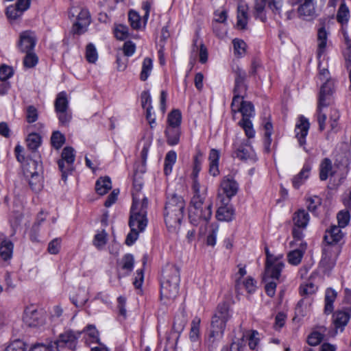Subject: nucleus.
I'll return each instance as SVG.
<instances>
[{"mask_svg": "<svg viewBox=\"0 0 351 351\" xmlns=\"http://www.w3.org/2000/svg\"><path fill=\"white\" fill-rule=\"evenodd\" d=\"M326 19L319 20V26L317 29V57L319 58L325 52L328 40V32L326 29Z\"/></svg>", "mask_w": 351, "mask_h": 351, "instance_id": "obj_12", "label": "nucleus"}, {"mask_svg": "<svg viewBox=\"0 0 351 351\" xmlns=\"http://www.w3.org/2000/svg\"><path fill=\"white\" fill-rule=\"evenodd\" d=\"M90 16L87 9H82L77 15V21L73 26L74 34H81L86 31L87 26L90 24Z\"/></svg>", "mask_w": 351, "mask_h": 351, "instance_id": "obj_15", "label": "nucleus"}, {"mask_svg": "<svg viewBox=\"0 0 351 351\" xmlns=\"http://www.w3.org/2000/svg\"><path fill=\"white\" fill-rule=\"evenodd\" d=\"M134 263V260L132 254H125L122 258V268L129 272L133 269Z\"/></svg>", "mask_w": 351, "mask_h": 351, "instance_id": "obj_60", "label": "nucleus"}, {"mask_svg": "<svg viewBox=\"0 0 351 351\" xmlns=\"http://www.w3.org/2000/svg\"><path fill=\"white\" fill-rule=\"evenodd\" d=\"M13 75L12 68L7 66L2 65L0 66V80L6 82L8 79L12 77Z\"/></svg>", "mask_w": 351, "mask_h": 351, "instance_id": "obj_62", "label": "nucleus"}, {"mask_svg": "<svg viewBox=\"0 0 351 351\" xmlns=\"http://www.w3.org/2000/svg\"><path fill=\"white\" fill-rule=\"evenodd\" d=\"M37 109L34 106H29L26 110V119L29 123L35 122L38 119Z\"/></svg>", "mask_w": 351, "mask_h": 351, "instance_id": "obj_61", "label": "nucleus"}, {"mask_svg": "<svg viewBox=\"0 0 351 351\" xmlns=\"http://www.w3.org/2000/svg\"><path fill=\"white\" fill-rule=\"evenodd\" d=\"M234 86L233 88L234 97L232 101V106L237 105L239 99H243L246 96L247 85L246 84L247 73L243 69L237 67L234 70Z\"/></svg>", "mask_w": 351, "mask_h": 351, "instance_id": "obj_8", "label": "nucleus"}, {"mask_svg": "<svg viewBox=\"0 0 351 351\" xmlns=\"http://www.w3.org/2000/svg\"><path fill=\"white\" fill-rule=\"evenodd\" d=\"M350 17V12L348 8L345 3H342L337 11V21L343 25L347 23Z\"/></svg>", "mask_w": 351, "mask_h": 351, "instance_id": "obj_41", "label": "nucleus"}, {"mask_svg": "<svg viewBox=\"0 0 351 351\" xmlns=\"http://www.w3.org/2000/svg\"><path fill=\"white\" fill-rule=\"evenodd\" d=\"M62 239L60 238H55L51 240L47 247V251L51 254H58L61 247Z\"/></svg>", "mask_w": 351, "mask_h": 351, "instance_id": "obj_55", "label": "nucleus"}, {"mask_svg": "<svg viewBox=\"0 0 351 351\" xmlns=\"http://www.w3.org/2000/svg\"><path fill=\"white\" fill-rule=\"evenodd\" d=\"M265 277L266 276L265 275L263 280L266 282V285L265 287V291L269 297H273L276 293V289L277 284L281 282L282 281L278 282L276 279H274L271 278H268V280H266Z\"/></svg>", "mask_w": 351, "mask_h": 351, "instance_id": "obj_44", "label": "nucleus"}, {"mask_svg": "<svg viewBox=\"0 0 351 351\" xmlns=\"http://www.w3.org/2000/svg\"><path fill=\"white\" fill-rule=\"evenodd\" d=\"M293 220L298 228H306L309 221V215L305 210H299L294 213Z\"/></svg>", "mask_w": 351, "mask_h": 351, "instance_id": "obj_24", "label": "nucleus"}, {"mask_svg": "<svg viewBox=\"0 0 351 351\" xmlns=\"http://www.w3.org/2000/svg\"><path fill=\"white\" fill-rule=\"evenodd\" d=\"M220 188L223 193L230 199L237 193L239 184L232 177L225 176L221 182Z\"/></svg>", "mask_w": 351, "mask_h": 351, "instance_id": "obj_16", "label": "nucleus"}, {"mask_svg": "<svg viewBox=\"0 0 351 351\" xmlns=\"http://www.w3.org/2000/svg\"><path fill=\"white\" fill-rule=\"evenodd\" d=\"M185 202L182 197L171 194L165 207V221L169 228H176L184 217Z\"/></svg>", "mask_w": 351, "mask_h": 351, "instance_id": "obj_4", "label": "nucleus"}, {"mask_svg": "<svg viewBox=\"0 0 351 351\" xmlns=\"http://www.w3.org/2000/svg\"><path fill=\"white\" fill-rule=\"evenodd\" d=\"M341 227L339 226H332L330 230H327L324 236V240L328 244H333L339 242L343 237Z\"/></svg>", "mask_w": 351, "mask_h": 351, "instance_id": "obj_21", "label": "nucleus"}, {"mask_svg": "<svg viewBox=\"0 0 351 351\" xmlns=\"http://www.w3.org/2000/svg\"><path fill=\"white\" fill-rule=\"evenodd\" d=\"M332 174V162L328 158H324L320 165L319 178L326 180Z\"/></svg>", "mask_w": 351, "mask_h": 351, "instance_id": "obj_33", "label": "nucleus"}, {"mask_svg": "<svg viewBox=\"0 0 351 351\" xmlns=\"http://www.w3.org/2000/svg\"><path fill=\"white\" fill-rule=\"evenodd\" d=\"M153 69V61L150 58H145L142 64L140 79L145 81L149 76Z\"/></svg>", "mask_w": 351, "mask_h": 351, "instance_id": "obj_36", "label": "nucleus"}, {"mask_svg": "<svg viewBox=\"0 0 351 351\" xmlns=\"http://www.w3.org/2000/svg\"><path fill=\"white\" fill-rule=\"evenodd\" d=\"M23 321L30 327H36L43 324L44 319L43 314L37 309L28 307L25 310Z\"/></svg>", "mask_w": 351, "mask_h": 351, "instance_id": "obj_13", "label": "nucleus"}, {"mask_svg": "<svg viewBox=\"0 0 351 351\" xmlns=\"http://www.w3.org/2000/svg\"><path fill=\"white\" fill-rule=\"evenodd\" d=\"M192 189L193 196L191 200L189 220L194 226L207 223L212 216L213 203L206 199V188L202 187L199 182H195Z\"/></svg>", "mask_w": 351, "mask_h": 351, "instance_id": "obj_1", "label": "nucleus"}, {"mask_svg": "<svg viewBox=\"0 0 351 351\" xmlns=\"http://www.w3.org/2000/svg\"><path fill=\"white\" fill-rule=\"evenodd\" d=\"M234 214V209L231 206H221L217 210L216 218L219 221H230L232 220Z\"/></svg>", "mask_w": 351, "mask_h": 351, "instance_id": "obj_26", "label": "nucleus"}, {"mask_svg": "<svg viewBox=\"0 0 351 351\" xmlns=\"http://www.w3.org/2000/svg\"><path fill=\"white\" fill-rule=\"evenodd\" d=\"M107 242V233L102 230L95 234L93 240L94 245L98 248L101 249Z\"/></svg>", "mask_w": 351, "mask_h": 351, "instance_id": "obj_50", "label": "nucleus"}, {"mask_svg": "<svg viewBox=\"0 0 351 351\" xmlns=\"http://www.w3.org/2000/svg\"><path fill=\"white\" fill-rule=\"evenodd\" d=\"M337 256L329 248L324 249L320 265L326 271L331 269L336 263Z\"/></svg>", "mask_w": 351, "mask_h": 351, "instance_id": "obj_19", "label": "nucleus"}, {"mask_svg": "<svg viewBox=\"0 0 351 351\" xmlns=\"http://www.w3.org/2000/svg\"><path fill=\"white\" fill-rule=\"evenodd\" d=\"M182 121L181 112L178 110H173L167 117V123L169 127L180 128Z\"/></svg>", "mask_w": 351, "mask_h": 351, "instance_id": "obj_34", "label": "nucleus"}, {"mask_svg": "<svg viewBox=\"0 0 351 351\" xmlns=\"http://www.w3.org/2000/svg\"><path fill=\"white\" fill-rule=\"evenodd\" d=\"M86 335L89 337L90 342L99 343V332L93 325H88L84 329Z\"/></svg>", "mask_w": 351, "mask_h": 351, "instance_id": "obj_49", "label": "nucleus"}, {"mask_svg": "<svg viewBox=\"0 0 351 351\" xmlns=\"http://www.w3.org/2000/svg\"><path fill=\"white\" fill-rule=\"evenodd\" d=\"M324 90L322 93H319L317 108H326L332 103V95H324Z\"/></svg>", "mask_w": 351, "mask_h": 351, "instance_id": "obj_45", "label": "nucleus"}, {"mask_svg": "<svg viewBox=\"0 0 351 351\" xmlns=\"http://www.w3.org/2000/svg\"><path fill=\"white\" fill-rule=\"evenodd\" d=\"M41 137L36 133L29 134L27 138V145L28 149L35 152L40 145Z\"/></svg>", "mask_w": 351, "mask_h": 351, "instance_id": "obj_40", "label": "nucleus"}, {"mask_svg": "<svg viewBox=\"0 0 351 351\" xmlns=\"http://www.w3.org/2000/svg\"><path fill=\"white\" fill-rule=\"evenodd\" d=\"M317 287L311 282L301 285L300 287V293L302 295H310L316 292Z\"/></svg>", "mask_w": 351, "mask_h": 351, "instance_id": "obj_53", "label": "nucleus"}, {"mask_svg": "<svg viewBox=\"0 0 351 351\" xmlns=\"http://www.w3.org/2000/svg\"><path fill=\"white\" fill-rule=\"evenodd\" d=\"M51 141L53 146L56 149H59L64 143L65 138L60 132L56 131L53 132Z\"/></svg>", "mask_w": 351, "mask_h": 351, "instance_id": "obj_54", "label": "nucleus"}, {"mask_svg": "<svg viewBox=\"0 0 351 351\" xmlns=\"http://www.w3.org/2000/svg\"><path fill=\"white\" fill-rule=\"evenodd\" d=\"M62 158L58 161V167L62 172V179L66 180L68 173L73 171L75 161L74 149L71 147H66L61 154Z\"/></svg>", "mask_w": 351, "mask_h": 351, "instance_id": "obj_11", "label": "nucleus"}, {"mask_svg": "<svg viewBox=\"0 0 351 351\" xmlns=\"http://www.w3.org/2000/svg\"><path fill=\"white\" fill-rule=\"evenodd\" d=\"M232 44L235 55L241 57L245 53L246 43L243 40L235 38Z\"/></svg>", "mask_w": 351, "mask_h": 351, "instance_id": "obj_48", "label": "nucleus"}, {"mask_svg": "<svg viewBox=\"0 0 351 351\" xmlns=\"http://www.w3.org/2000/svg\"><path fill=\"white\" fill-rule=\"evenodd\" d=\"M4 351H26L25 343L19 339L10 343Z\"/></svg>", "mask_w": 351, "mask_h": 351, "instance_id": "obj_56", "label": "nucleus"}, {"mask_svg": "<svg viewBox=\"0 0 351 351\" xmlns=\"http://www.w3.org/2000/svg\"><path fill=\"white\" fill-rule=\"evenodd\" d=\"M165 134L168 145L171 146L176 145L180 142L181 128L167 126L165 131Z\"/></svg>", "mask_w": 351, "mask_h": 351, "instance_id": "obj_20", "label": "nucleus"}, {"mask_svg": "<svg viewBox=\"0 0 351 351\" xmlns=\"http://www.w3.org/2000/svg\"><path fill=\"white\" fill-rule=\"evenodd\" d=\"M233 156L241 160H256V154L248 140L237 138L233 144Z\"/></svg>", "mask_w": 351, "mask_h": 351, "instance_id": "obj_10", "label": "nucleus"}, {"mask_svg": "<svg viewBox=\"0 0 351 351\" xmlns=\"http://www.w3.org/2000/svg\"><path fill=\"white\" fill-rule=\"evenodd\" d=\"M298 14L304 20H311L315 16V9L313 0H305L298 9Z\"/></svg>", "mask_w": 351, "mask_h": 351, "instance_id": "obj_18", "label": "nucleus"}, {"mask_svg": "<svg viewBox=\"0 0 351 351\" xmlns=\"http://www.w3.org/2000/svg\"><path fill=\"white\" fill-rule=\"evenodd\" d=\"M14 245L10 241L3 240L0 245V256L4 261L12 256Z\"/></svg>", "mask_w": 351, "mask_h": 351, "instance_id": "obj_30", "label": "nucleus"}, {"mask_svg": "<svg viewBox=\"0 0 351 351\" xmlns=\"http://www.w3.org/2000/svg\"><path fill=\"white\" fill-rule=\"evenodd\" d=\"M19 47L22 52H29L34 49L36 38L34 33L31 31H25L20 34Z\"/></svg>", "mask_w": 351, "mask_h": 351, "instance_id": "obj_14", "label": "nucleus"}, {"mask_svg": "<svg viewBox=\"0 0 351 351\" xmlns=\"http://www.w3.org/2000/svg\"><path fill=\"white\" fill-rule=\"evenodd\" d=\"M112 189L111 180L109 177L99 178L95 184V189L98 194L104 195Z\"/></svg>", "mask_w": 351, "mask_h": 351, "instance_id": "obj_28", "label": "nucleus"}, {"mask_svg": "<svg viewBox=\"0 0 351 351\" xmlns=\"http://www.w3.org/2000/svg\"><path fill=\"white\" fill-rule=\"evenodd\" d=\"M202 154L200 151H198L196 154V155L194 156V166H193V170L192 173L193 176V185L195 184V182H198L197 180V176L199 172L201 170V166H202Z\"/></svg>", "mask_w": 351, "mask_h": 351, "instance_id": "obj_39", "label": "nucleus"}, {"mask_svg": "<svg viewBox=\"0 0 351 351\" xmlns=\"http://www.w3.org/2000/svg\"><path fill=\"white\" fill-rule=\"evenodd\" d=\"M346 48L344 50L343 56L346 60V64H351V40L348 38H345Z\"/></svg>", "mask_w": 351, "mask_h": 351, "instance_id": "obj_64", "label": "nucleus"}, {"mask_svg": "<svg viewBox=\"0 0 351 351\" xmlns=\"http://www.w3.org/2000/svg\"><path fill=\"white\" fill-rule=\"evenodd\" d=\"M114 34L117 39L123 40L128 36V27L123 25H118L114 29Z\"/></svg>", "mask_w": 351, "mask_h": 351, "instance_id": "obj_59", "label": "nucleus"}, {"mask_svg": "<svg viewBox=\"0 0 351 351\" xmlns=\"http://www.w3.org/2000/svg\"><path fill=\"white\" fill-rule=\"evenodd\" d=\"M264 130H265V150L269 152L270 150V145L271 143V136L273 132V125L271 122L267 121L264 125Z\"/></svg>", "mask_w": 351, "mask_h": 351, "instance_id": "obj_42", "label": "nucleus"}, {"mask_svg": "<svg viewBox=\"0 0 351 351\" xmlns=\"http://www.w3.org/2000/svg\"><path fill=\"white\" fill-rule=\"evenodd\" d=\"M31 173L28 179L29 184L32 191L35 192L40 191L43 188V177L40 172Z\"/></svg>", "mask_w": 351, "mask_h": 351, "instance_id": "obj_29", "label": "nucleus"}, {"mask_svg": "<svg viewBox=\"0 0 351 351\" xmlns=\"http://www.w3.org/2000/svg\"><path fill=\"white\" fill-rule=\"evenodd\" d=\"M180 269L173 265H167L162 270L160 282V297L167 300H174L179 291Z\"/></svg>", "mask_w": 351, "mask_h": 351, "instance_id": "obj_3", "label": "nucleus"}, {"mask_svg": "<svg viewBox=\"0 0 351 351\" xmlns=\"http://www.w3.org/2000/svg\"><path fill=\"white\" fill-rule=\"evenodd\" d=\"M141 143H143L142 149L141 152V157L143 163L145 164L147 160L149 149L152 145V139L150 138H144L142 140Z\"/></svg>", "mask_w": 351, "mask_h": 351, "instance_id": "obj_57", "label": "nucleus"}, {"mask_svg": "<svg viewBox=\"0 0 351 351\" xmlns=\"http://www.w3.org/2000/svg\"><path fill=\"white\" fill-rule=\"evenodd\" d=\"M338 226L344 228L350 221V213L348 210H341L338 213L337 216Z\"/></svg>", "mask_w": 351, "mask_h": 351, "instance_id": "obj_58", "label": "nucleus"}, {"mask_svg": "<svg viewBox=\"0 0 351 351\" xmlns=\"http://www.w3.org/2000/svg\"><path fill=\"white\" fill-rule=\"evenodd\" d=\"M309 123L304 117H300L298 123L295 125V136L298 140L299 145L303 146L306 143L305 138L309 129Z\"/></svg>", "mask_w": 351, "mask_h": 351, "instance_id": "obj_17", "label": "nucleus"}, {"mask_svg": "<svg viewBox=\"0 0 351 351\" xmlns=\"http://www.w3.org/2000/svg\"><path fill=\"white\" fill-rule=\"evenodd\" d=\"M218 231V227L212 226L210 232L208 233L206 238V244L208 245L214 246L216 243L217 233Z\"/></svg>", "mask_w": 351, "mask_h": 351, "instance_id": "obj_63", "label": "nucleus"}, {"mask_svg": "<svg viewBox=\"0 0 351 351\" xmlns=\"http://www.w3.org/2000/svg\"><path fill=\"white\" fill-rule=\"evenodd\" d=\"M69 102L66 94L64 92L60 93L55 101V109L56 112H64L68 109Z\"/></svg>", "mask_w": 351, "mask_h": 351, "instance_id": "obj_31", "label": "nucleus"}, {"mask_svg": "<svg viewBox=\"0 0 351 351\" xmlns=\"http://www.w3.org/2000/svg\"><path fill=\"white\" fill-rule=\"evenodd\" d=\"M247 5L244 3H240L237 8V25L241 29H245L247 24L248 14Z\"/></svg>", "mask_w": 351, "mask_h": 351, "instance_id": "obj_23", "label": "nucleus"}, {"mask_svg": "<svg viewBox=\"0 0 351 351\" xmlns=\"http://www.w3.org/2000/svg\"><path fill=\"white\" fill-rule=\"evenodd\" d=\"M303 252L300 250H295L290 252L288 255V261L293 265H298L302 261Z\"/></svg>", "mask_w": 351, "mask_h": 351, "instance_id": "obj_47", "label": "nucleus"}, {"mask_svg": "<svg viewBox=\"0 0 351 351\" xmlns=\"http://www.w3.org/2000/svg\"><path fill=\"white\" fill-rule=\"evenodd\" d=\"M232 113L234 115L237 112H241L242 119L239 122V125L245 131V135L248 138L254 137L255 131L253 129V125L250 120L254 115V108L250 101H243L239 99L237 101V105H231Z\"/></svg>", "mask_w": 351, "mask_h": 351, "instance_id": "obj_5", "label": "nucleus"}, {"mask_svg": "<svg viewBox=\"0 0 351 351\" xmlns=\"http://www.w3.org/2000/svg\"><path fill=\"white\" fill-rule=\"evenodd\" d=\"M128 20L131 27L134 29H139L141 27V20L139 14L135 11H130Z\"/></svg>", "mask_w": 351, "mask_h": 351, "instance_id": "obj_51", "label": "nucleus"}, {"mask_svg": "<svg viewBox=\"0 0 351 351\" xmlns=\"http://www.w3.org/2000/svg\"><path fill=\"white\" fill-rule=\"evenodd\" d=\"M229 305L223 302L218 305L211 321L210 338H221L226 326V322L230 319Z\"/></svg>", "mask_w": 351, "mask_h": 351, "instance_id": "obj_6", "label": "nucleus"}, {"mask_svg": "<svg viewBox=\"0 0 351 351\" xmlns=\"http://www.w3.org/2000/svg\"><path fill=\"white\" fill-rule=\"evenodd\" d=\"M311 169L310 165H304L300 172L293 177L292 183L295 189H298L308 178Z\"/></svg>", "mask_w": 351, "mask_h": 351, "instance_id": "obj_25", "label": "nucleus"}, {"mask_svg": "<svg viewBox=\"0 0 351 351\" xmlns=\"http://www.w3.org/2000/svg\"><path fill=\"white\" fill-rule=\"evenodd\" d=\"M141 200L139 197L134 195V202L130 208L128 223L130 232L125 239V243L128 245H132L137 240L139 234L143 232L147 226L148 200L145 197H143L141 202Z\"/></svg>", "mask_w": 351, "mask_h": 351, "instance_id": "obj_2", "label": "nucleus"}, {"mask_svg": "<svg viewBox=\"0 0 351 351\" xmlns=\"http://www.w3.org/2000/svg\"><path fill=\"white\" fill-rule=\"evenodd\" d=\"M98 58V53L93 43L87 45L86 48V58L90 63H95Z\"/></svg>", "mask_w": 351, "mask_h": 351, "instance_id": "obj_46", "label": "nucleus"}, {"mask_svg": "<svg viewBox=\"0 0 351 351\" xmlns=\"http://www.w3.org/2000/svg\"><path fill=\"white\" fill-rule=\"evenodd\" d=\"M326 331V328L321 327L320 331H314L311 332L307 339V343L312 346H315L320 343V342L324 339V334Z\"/></svg>", "mask_w": 351, "mask_h": 351, "instance_id": "obj_37", "label": "nucleus"}, {"mask_svg": "<svg viewBox=\"0 0 351 351\" xmlns=\"http://www.w3.org/2000/svg\"><path fill=\"white\" fill-rule=\"evenodd\" d=\"M25 53L26 56L23 60L24 66L27 68H32L35 66L38 60L37 56L34 53H32V51Z\"/></svg>", "mask_w": 351, "mask_h": 351, "instance_id": "obj_52", "label": "nucleus"}, {"mask_svg": "<svg viewBox=\"0 0 351 351\" xmlns=\"http://www.w3.org/2000/svg\"><path fill=\"white\" fill-rule=\"evenodd\" d=\"M265 5L266 0H255V15L256 17L259 18L263 22H265L266 19V16L264 14Z\"/></svg>", "mask_w": 351, "mask_h": 351, "instance_id": "obj_43", "label": "nucleus"}, {"mask_svg": "<svg viewBox=\"0 0 351 351\" xmlns=\"http://www.w3.org/2000/svg\"><path fill=\"white\" fill-rule=\"evenodd\" d=\"M199 325L200 319L199 317H195L191 322V330L189 334V338L191 341L195 342L199 340Z\"/></svg>", "mask_w": 351, "mask_h": 351, "instance_id": "obj_38", "label": "nucleus"}, {"mask_svg": "<svg viewBox=\"0 0 351 351\" xmlns=\"http://www.w3.org/2000/svg\"><path fill=\"white\" fill-rule=\"evenodd\" d=\"M177 159V154L176 152L171 150L167 152L165 158L164 173L166 176L170 174L172 171V168Z\"/></svg>", "mask_w": 351, "mask_h": 351, "instance_id": "obj_32", "label": "nucleus"}, {"mask_svg": "<svg viewBox=\"0 0 351 351\" xmlns=\"http://www.w3.org/2000/svg\"><path fill=\"white\" fill-rule=\"evenodd\" d=\"M187 322L186 315L184 311L175 317L173 329L177 333H180L184 328Z\"/></svg>", "mask_w": 351, "mask_h": 351, "instance_id": "obj_35", "label": "nucleus"}, {"mask_svg": "<svg viewBox=\"0 0 351 351\" xmlns=\"http://www.w3.org/2000/svg\"><path fill=\"white\" fill-rule=\"evenodd\" d=\"M266 254V261H265V279L268 278L276 279L278 282L284 281L285 276L282 274L283 268L285 267V263L282 259V255H278L277 256L271 254L267 247H265Z\"/></svg>", "mask_w": 351, "mask_h": 351, "instance_id": "obj_7", "label": "nucleus"}, {"mask_svg": "<svg viewBox=\"0 0 351 351\" xmlns=\"http://www.w3.org/2000/svg\"><path fill=\"white\" fill-rule=\"evenodd\" d=\"M333 323L336 328H343L347 325L350 314L346 311H337L333 315Z\"/></svg>", "mask_w": 351, "mask_h": 351, "instance_id": "obj_27", "label": "nucleus"}, {"mask_svg": "<svg viewBox=\"0 0 351 351\" xmlns=\"http://www.w3.org/2000/svg\"><path fill=\"white\" fill-rule=\"evenodd\" d=\"M23 171L26 178L31 176V173L40 172L42 170V165L40 161L28 158L25 163L23 165Z\"/></svg>", "mask_w": 351, "mask_h": 351, "instance_id": "obj_22", "label": "nucleus"}, {"mask_svg": "<svg viewBox=\"0 0 351 351\" xmlns=\"http://www.w3.org/2000/svg\"><path fill=\"white\" fill-rule=\"evenodd\" d=\"M82 332L75 331L73 330H66L60 334L58 338L54 342L56 350L59 348H68L71 350H75L78 339L80 338Z\"/></svg>", "mask_w": 351, "mask_h": 351, "instance_id": "obj_9", "label": "nucleus"}]
</instances>
